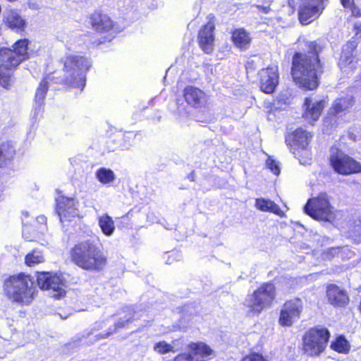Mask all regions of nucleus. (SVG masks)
Listing matches in <instances>:
<instances>
[{
    "label": "nucleus",
    "instance_id": "1",
    "mask_svg": "<svg viewBox=\"0 0 361 361\" xmlns=\"http://www.w3.org/2000/svg\"><path fill=\"white\" fill-rule=\"evenodd\" d=\"M63 76H54L56 71L44 76L35 94V102L38 106L44 103L49 85V82L61 85L66 90H78L82 92L86 85V75L91 67L87 57L82 55L66 54L59 60Z\"/></svg>",
    "mask_w": 361,
    "mask_h": 361
},
{
    "label": "nucleus",
    "instance_id": "2",
    "mask_svg": "<svg viewBox=\"0 0 361 361\" xmlns=\"http://www.w3.org/2000/svg\"><path fill=\"white\" fill-rule=\"evenodd\" d=\"M307 52L295 51L292 56L290 75L293 82L301 90L313 91L320 84L324 73V63L320 53L324 47L318 41L306 43Z\"/></svg>",
    "mask_w": 361,
    "mask_h": 361
},
{
    "label": "nucleus",
    "instance_id": "3",
    "mask_svg": "<svg viewBox=\"0 0 361 361\" xmlns=\"http://www.w3.org/2000/svg\"><path fill=\"white\" fill-rule=\"evenodd\" d=\"M4 291L8 300L18 305H29L38 290L30 275H13L4 281Z\"/></svg>",
    "mask_w": 361,
    "mask_h": 361
},
{
    "label": "nucleus",
    "instance_id": "4",
    "mask_svg": "<svg viewBox=\"0 0 361 361\" xmlns=\"http://www.w3.org/2000/svg\"><path fill=\"white\" fill-rule=\"evenodd\" d=\"M312 137V133L302 128H298L286 134L285 142L290 152L302 164H310L312 159L309 148Z\"/></svg>",
    "mask_w": 361,
    "mask_h": 361
},
{
    "label": "nucleus",
    "instance_id": "5",
    "mask_svg": "<svg viewBox=\"0 0 361 361\" xmlns=\"http://www.w3.org/2000/svg\"><path fill=\"white\" fill-rule=\"evenodd\" d=\"M30 41L27 38L16 40L11 47H0V65L5 69L15 71L18 66L29 59Z\"/></svg>",
    "mask_w": 361,
    "mask_h": 361
},
{
    "label": "nucleus",
    "instance_id": "6",
    "mask_svg": "<svg viewBox=\"0 0 361 361\" xmlns=\"http://www.w3.org/2000/svg\"><path fill=\"white\" fill-rule=\"evenodd\" d=\"M276 296L275 287L272 283L262 285L251 295H247L244 305L252 314H259L262 311L271 306Z\"/></svg>",
    "mask_w": 361,
    "mask_h": 361
},
{
    "label": "nucleus",
    "instance_id": "7",
    "mask_svg": "<svg viewBox=\"0 0 361 361\" xmlns=\"http://www.w3.org/2000/svg\"><path fill=\"white\" fill-rule=\"evenodd\" d=\"M330 337L326 328L317 326L310 329L302 339V350L310 357L318 356L326 348Z\"/></svg>",
    "mask_w": 361,
    "mask_h": 361
},
{
    "label": "nucleus",
    "instance_id": "8",
    "mask_svg": "<svg viewBox=\"0 0 361 361\" xmlns=\"http://www.w3.org/2000/svg\"><path fill=\"white\" fill-rule=\"evenodd\" d=\"M304 211L316 220L330 221L334 218L332 207L325 193L310 198L304 207Z\"/></svg>",
    "mask_w": 361,
    "mask_h": 361
},
{
    "label": "nucleus",
    "instance_id": "9",
    "mask_svg": "<svg viewBox=\"0 0 361 361\" xmlns=\"http://www.w3.org/2000/svg\"><path fill=\"white\" fill-rule=\"evenodd\" d=\"M329 164L338 174L350 176L361 173V163L342 152H336L330 155Z\"/></svg>",
    "mask_w": 361,
    "mask_h": 361
},
{
    "label": "nucleus",
    "instance_id": "10",
    "mask_svg": "<svg viewBox=\"0 0 361 361\" xmlns=\"http://www.w3.org/2000/svg\"><path fill=\"white\" fill-rule=\"evenodd\" d=\"M329 0H301L298 18L300 23L307 25L318 19L325 10Z\"/></svg>",
    "mask_w": 361,
    "mask_h": 361
},
{
    "label": "nucleus",
    "instance_id": "11",
    "mask_svg": "<svg viewBox=\"0 0 361 361\" xmlns=\"http://www.w3.org/2000/svg\"><path fill=\"white\" fill-rule=\"evenodd\" d=\"M208 22L198 31L197 43L201 50L206 54H212L215 47V16L211 13L207 16Z\"/></svg>",
    "mask_w": 361,
    "mask_h": 361
},
{
    "label": "nucleus",
    "instance_id": "12",
    "mask_svg": "<svg viewBox=\"0 0 361 361\" xmlns=\"http://www.w3.org/2000/svg\"><path fill=\"white\" fill-rule=\"evenodd\" d=\"M37 284L41 289L49 291V295L59 299L66 293L64 282L60 276L49 272L40 273L37 279Z\"/></svg>",
    "mask_w": 361,
    "mask_h": 361
},
{
    "label": "nucleus",
    "instance_id": "13",
    "mask_svg": "<svg viewBox=\"0 0 361 361\" xmlns=\"http://www.w3.org/2000/svg\"><path fill=\"white\" fill-rule=\"evenodd\" d=\"M214 354V350L203 342L191 343L188 352L178 355L176 361H204Z\"/></svg>",
    "mask_w": 361,
    "mask_h": 361
},
{
    "label": "nucleus",
    "instance_id": "14",
    "mask_svg": "<svg viewBox=\"0 0 361 361\" xmlns=\"http://www.w3.org/2000/svg\"><path fill=\"white\" fill-rule=\"evenodd\" d=\"M183 97L188 106L193 109H202L207 106L209 96L202 89L188 85L183 90Z\"/></svg>",
    "mask_w": 361,
    "mask_h": 361
},
{
    "label": "nucleus",
    "instance_id": "15",
    "mask_svg": "<svg viewBox=\"0 0 361 361\" xmlns=\"http://www.w3.org/2000/svg\"><path fill=\"white\" fill-rule=\"evenodd\" d=\"M302 309V300L295 298L287 301L281 310L279 323L282 326H290L298 319Z\"/></svg>",
    "mask_w": 361,
    "mask_h": 361
},
{
    "label": "nucleus",
    "instance_id": "16",
    "mask_svg": "<svg viewBox=\"0 0 361 361\" xmlns=\"http://www.w3.org/2000/svg\"><path fill=\"white\" fill-rule=\"evenodd\" d=\"M87 18L92 28L99 34L109 32L115 26L111 17L102 10H94Z\"/></svg>",
    "mask_w": 361,
    "mask_h": 361
},
{
    "label": "nucleus",
    "instance_id": "17",
    "mask_svg": "<svg viewBox=\"0 0 361 361\" xmlns=\"http://www.w3.org/2000/svg\"><path fill=\"white\" fill-rule=\"evenodd\" d=\"M279 81V74L275 67L268 66L259 72V88L265 94H272Z\"/></svg>",
    "mask_w": 361,
    "mask_h": 361
},
{
    "label": "nucleus",
    "instance_id": "18",
    "mask_svg": "<svg viewBox=\"0 0 361 361\" xmlns=\"http://www.w3.org/2000/svg\"><path fill=\"white\" fill-rule=\"evenodd\" d=\"M2 23L6 28L20 35L25 33L27 26L26 20L15 8L6 11L2 18Z\"/></svg>",
    "mask_w": 361,
    "mask_h": 361
},
{
    "label": "nucleus",
    "instance_id": "19",
    "mask_svg": "<svg viewBox=\"0 0 361 361\" xmlns=\"http://www.w3.org/2000/svg\"><path fill=\"white\" fill-rule=\"evenodd\" d=\"M55 202V210L61 219L73 217L77 214L78 202L75 197L60 195L56 198Z\"/></svg>",
    "mask_w": 361,
    "mask_h": 361
},
{
    "label": "nucleus",
    "instance_id": "20",
    "mask_svg": "<svg viewBox=\"0 0 361 361\" xmlns=\"http://www.w3.org/2000/svg\"><path fill=\"white\" fill-rule=\"evenodd\" d=\"M325 105L326 102L324 99H320L313 103L312 99L310 97H307L304 99L302 116L305 120L313 125L315 121L319 120Z\"/></svg>",
    "mask_w": 361,
    "mask_h": 361
},
{
    "label": "nucleus",
    "instance_id": "21",
    "mask_svg": "<svg viewBox=\"0 0 361 361\" xmlns=\"http://www.w3.org/2000/svg\"><path fill=\"white\" fill-rule=\"evenodd\" d=\"M326 297L329 302L334 307H345L349 302L347 291L336 284L326 287Z\"/></svg>",
    "mask_w": 361,
    "mask_h": 361
},
{
    "label": "nucleus",
    "instance_id": "22",
    "mask_svg": "<svg viewBox=\"0 0 361 361\" xmlns=\"http://www.w3.org/2000/svg\"><path fill=\"white\" fill-rule=\"evenodd\" d=\"M358 43L353 40H348L343 46L339 57L338 64L341 68H346L357 62L356 49Z\"/></svg>",
    "mask_w": 361,
    "mask_h": 361
},
{
    "label": "nucleus",
    "instance_id": "23",
    "mask_svg": "<svg viewBox=\"0 0 361 361\" xmlns=\"http://www.w3.org/2000/svg\"><path fill=\"white\" fill-rule=\"evenodd\" d=\"M231 35V42L235 47L241 50H245L250 47L252 37L244 27L233 29Z\"/></svg>",
    "mask_w": 361,
    "mask_h": 361
},
{
    "label": "nucleus",
    "instance_id": "24",
    "mask_svg": "<svg viewBox=\"0 0 361 361\" xmlns=\"http://www.w3.org/2000/svg\"><path fill=\"white\" fill-rule=\"evenodd\" d=\"M16 152L11 141H4L0 144V169L7 167L13 160Z\"/></svg>",
    "mask_w": 361,
    "mask_h": 361
},
{
    "label": "nucleus",
    "instance_id": "25",
    "mask_svg": "<svg viewBox=\"0 0 361 361\" xmlns=\"http://www.w3.org/2000/svg\"><path fill=\"white\" fill-rule=\"evenodd\" d=\"M255 207L263 212H270L279 217H284L285 212L274 201L263 197L255 199Z\"/></svg>",
    "mask_w": 361,
    "mask_h": 361
},
{
    "label": "nucleus",
    "instance_id": "26",
    "mask_svg": "<svg viewBox=\"0 0 361 361\" xmlns=\"http://www.w3.org/2000/svg\"><path fill=\"white\" fill-rule=\"evenodd\" d=\"M92 250H73L71 257L73 261L80 267L84 269H90V258Z\"/></svg>",
    "mask_w": 361,
    "mask_h": 361
},
{
    "label": "nucleus",
    "instance_id": "27",
    "mask_svg": "<svg viewBox=\"0 0 361 361\" xmlns=\"http://www.w3.org/2000/svg\"><path fill=\"white\" fill-rule=\"evenodd\" d=\"M354 104L353 97L345 98L341 97L338 98L333 103L331 107V114L334 116H337L340 113L347 110L348 108L351 107Z\"/></svg>",
    "mask_w": 361,
    "mask_h": 361
},
{
    "label": "nucleus",
    "instance_id": "28",
    "mask_svg": "<svg viewBox=\"0 0 361 361\" xmlns=\"http://www.w3.org/2000/svg\"><path fill=\"white\" fill-rule=\"evenodd\" d=\"M90 256L91 258L89 261L92 265L90 264L91 269L90 270L99 271L104 267L106 259L99 250H92Z\"/></svg>",
    "mask_w": 361,
    "mask_h": 361
},
{
    "label": "nucleus",
    "instance_id": "29",
    "mask_svg": "<svg viewBox=\"0 0 361 361\" xmlns=\"http://www.w3.org/2000/svg\"><path fill=\"white\" fill-rule=\"evenodd\" d=\"M99 226L106 235H111L115 230L114 221L108 214H104L99 218Z\"/></svg>",
    "mask_w": 361,
    "mask_h": 361
},
{
    "label": "nucleus",
    "instance_id": "30",
    "mask_svg": "<svg viewBox=\"0 0 361 361\" xmlns=\"http://www.w3.org/2000/svg\"><path fill=\"white\" fill-rule=\"evenodd\" d=\"M339 2L345 11L350 12L351 18H361V8L356 4L355 0H339Z\"/></svg>",
    "mask_w": 361,
    "mask_h": 361
},
{
    "label": "nucleus",
    "instance_id": "31",
    "mask_svg": "<svg viewBox=\"0 0 361 361\" xmlns=\"http://www.w3.org/2000/svg\"><path fill=\"white\" fill-rule=\"evenodd\" d=\"M123 313L125 314L119 318V320L115 323L114 328H112L113 333L116 332L122 328H125L130 322H132L134 316L133 310L130 307H126L123 310Z\"/></svg>",
    "mask_w": 361,
    "mask_h": 361
},
{
    "label": "nucleus",
    "instance_id": "32",
    "mask_svg": "<svg viewBox=\"0 0 361 361\" xmlns=\"http://www.w3.org/2000/svg\"><path fill=\"white\" fill-rule=\"evenodd\" d=\"M14 71L4 68V66L0 65V85L6 89H11L13 83V77Z\"/></svg>",
    "mask_w": 361,
    "mask_h": 361
},
{
    "label": "nucleus",
    "instance_id": "33",
    "mask_svg": "<svg viewBox=\"0 0 361 361\" xmlns=\"http://www.w3.org/2000/svg\"><path fill=\"white\" fill-rule=\"evenodd\" d=\"M96 176L99 181L104 184L113 182L115 179L113 171L105 168L99 169L97 171Z\"/></svg>",
    "mask_w": 361,
    "mask_h": 361
},
{
    "label": "nucleus",
    "instance_id": "34",
    "mask_svg": "<svg viewBox=\"0 0 361 361\" xmlns=\"http://www.w3.org/2000/svg\"><path fill=\"white\" fill-rule=\"evenodd\" d=\"M331 348L338 353H347L349 351V345L343 336H339L331 343Z\"/></svg>",
    "mask_w": 361,
    "mask_h": 361
},
{
    "label": "nucleus",
    "instance_id": "35",
    "mask_svg": "<svg viewBox=\"0 0 361 361\" xmlns=\"http://www.w3.org/2000/svg\"><path fill=\"white\" fill-rule=\"evenodd\" d=\"M42 262H44V257L42 252L39 250H34L25 257V263L28 266H33Z\"/></svg>",
    "mask_w": 361,
    "mask_h": 361
},
{
    "label": "nucleus",
    "instance_id": "36",
    "mask_svg": "<svg viewBox=\"0 0 361 361\" xmlns=\"http://www.w3.org/2000/svg\"><path fill=\"white\" fill-rule=\"evenodd\" d=\"M153 349L154 351L160 354H165L169 352H175L173 345L167 343L164 341L157 343L154 345Z\"/></svg>",
    "mask_w": 361,
    "mask_h": 361
},
{
    "label": "nucleus",
    "instance_id": "37",
    "mask_svg": "<svg viewBox=\"0 0 361 361\" xmlns=\"http://www.w3.org/2000/svg\"><path fill=\"white\" fill-rule=\"evenodd\" d=\"M37 233L35 228L32 226L25 225L23 228V237L27 241H35L36 240Z\"/></svg>",
    "mask_w": 361,
    "mask_h": 361
},
{
    "label": "nucleus",
    "instance_id": "38",
    "mask_svg": "<svg viewBox=\"0 0 361 361\" xmlns=\"http://www.w3.org/2000/svg\"><path fill=\"white\" fill-rule=\"evenodd\" d=\"M181 257V253L179 250H171L164 253V259L168 264H172L173 262L179 260Z\"/></svg>",
    "mask_w": 361,
    "mask_h": 361
},
{
    "label": "nucleus",
    "instance_id": "39",
    "mask_svg": "<svg viewBox=\"0 0 361 361\" xmlns=\"http://www.w3.org/2000/svg\"><path fill=\"white\" fill-rule=\"evenodd\" d=\"M267 165L269 169H270L275 175L278 176L280 173V168L277 161L274 159L268 158L267 160Z\"/></svg>",
    "mask_w": 361,
    "mask_h": 361
},
{
    "label": "nucleus",
    "instance_id": "40",
    "mask_svg": "<svg viewBox=\"0 0 361 361\" xmlns=\"http://www.w3.org/2000/svg\"><path fill=\"white\" fill-rule=\"evenodd\" d=\"M241 361H269L259 353H251L242 359Z\"/></svg>",
    "mask_w": 361,
    "mask_h": 361
},
{
    "label": "nucleus",
    "instance_id": "41",
    "mask_svg": "<svg viewBox=\"0 0 361 361\" xmlns=\"http://www.w3.org/2000/svg\"><path fill=\"white\" fill-rule=\"evenodd\" d=\"M263 3L264 5H255V7L263 13H269L271 11V1L263 0Z\"/></svg>",
    "mask_w": 361,
    "mask_h": 361
},
{
    "label": "nucleus",
    "instance_id": "42",
    "mask_svg": "<svg viewBox=\"0 0 361 361\" xmlns=\"http://www.w3.org/2000/svg\"><path fill=\"white\" fill-rule=\"evenodd\" d=\"M113 334L114 333H113L112 328L110 327L108 329L106 333H105V334H99L94 336V338L92 342H96V341H99L101 339L106 338H108L109 336H110Z\"/></svg>",
    "mask_w": 361,
    "mask_h": 361
},
{
    "label": "nucleus",
    "instance_id": "43",
    "mask_svg": "<svg viewBox=\"0 0 361 361\" xmlns=\"http://www.w3.org/2000/svg\"><path fill=\"white\" fill-rule=\"evenodd\" d=\"M104 327V321L95 322L92 326L91 331L87 334V337H89L90 335L93 334L94 331H99Z\"/></svg>",
    "mask_w": 361,
    "mask_h": 361
},
{
    "label": "nucleus",
    "instance_id": "44",
    "mask_svg": "<svg viewBox=\"0 0 361 361\" xmlns=\"http://www.w3.org/2000/svg\"><path fill=\"white\" fill-rule=\"evenodd\" d=\"M353 31L355 32V37L357 39L361 38V23H355L353 25Z\"/></svg>",
    "mask_w": 361,
    "mask_h": 361
},
{
    "label": "nucleus",
    "instance_id": "45",
    "mask_svg": "<svg viewBox=\"0 0 361 361\" xmlns=\"http://www.w3.org/2000/svg\"><path fill=\"white\" fill-rule=\"evenodd\" d=\"M88 249H90V248H95V246L92 245V246H88L87 247Z\"/></svg>",
    "mask_w": 361,
    "mask_h": 361
}]
</instances>
